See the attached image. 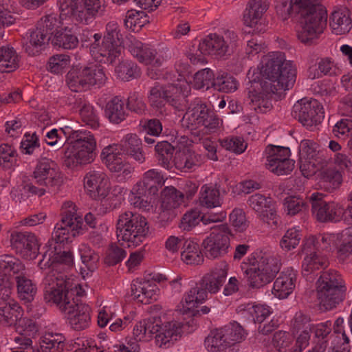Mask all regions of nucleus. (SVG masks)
Segmentation results:
<instances>
[{
	"label": "nucleus",
	"mask_w": 352,
	"mask_h": 352,
	"mask_svg": "<svg viewBox=\"0 0 352 352\" xmlns=\"http://www.w3.org/2000/svg\"><path fill=\"white\" fill-rule=\"evenodd\" d=\"M324 195L314 192L309 197L311 212L315 218L320 222H337L343 220L346 224L349 221L345 216L346 208L334 202L328 203L324 199Z\"/></svg>",
	"instance_id": "9b49d317"
},
{
	"label": "nucleus",
	"mask_w": 352,
	"mask_h": 352,
	"mask_svg": "<svg viewBox=\"0 0 352 352\" xmlns=\"http://www.w3.org/2000/svg\"><path fill=\"white\" fill-rule=\"evenodd\" d=\"M248 205L250 208L254 210L263 221L268 224L277 226V214L274 206V203L270 197H267L259 193L249 197Z\"/></svg>",
	"instance_id": "a211bd4d"
},
{
	"label": "nucleus",
	"mask_w": 352,
	"mask_h": 352,
	"mask_svg": "<svg viewBox=\"0 0 352 352\" xmlns=\"http://www.w3.org/2000/svg\"><path fill=\"white\" fill-rule=\"evenodd\" d=\"M164 179L161 172L151 169L145 172L142 179L139 181L131 190L133 195H155L159 189L164 184Z\"/></svg>",
	"instance_id": "412c9836"
},
{
	"label": "nucleus",
	"mask_w": 352,
	"mask_h": 352,
	"mask_svg": "<svg viewBox=\"0 0 352 352\" xmlns=\"http://www.w3.org/2000/svg\"><path fill=\"white\" fill-rule=\"evenodd\" d=\"M155 155L159 164L168 169L173 158L175 147L167 141L158 142L155 146Z\"/></svg>",
	"instance_id": "49530a36"
},
{
	"label": "nucleus",
	"mask_w": 352,
	"mask_h": 352,
	"mask_svg": "<svg viewBox=\"0 0 352 352\" xmlns=\"http://www.w3.org/2000/svg\"><path fill=\"white\" fill-rule=\"evenodd\" d=\"M276 12L282 21L305 20V22H327V10L317 0H278Z\"/></svg>",
	"instance_id": "f03ea898"
},
{
	"label": "nucleus",
	"mask_w": 352,
	"mask_h": 352,
	"mask_svg": "<svg viewBox=\"0 0 352 352\" xmlns=\"http://www.w3.org/2000/svg\"><path fill=\"white\" fill-rule=\"evenodd\" d=\"M327 23H298L296 31L298 38L303 43H307L318 34L323 32Z\"/></svg>",
	"instance_id": "a19ab883"
},
{
	"label": "nucleus",
	"mask_w": 352,
	"mask_h": 352,
	"mask_svg": "<svg viewBox=\"0 0 352 352\" xmlns=\"http://www.w3.org/2000/svg\"><path fill=\"white\" fill-rule=\"evenodd\" d=\"M106 166L111 172L121 173L118 176L119 178H120V180L130 177L131 174L133 170V168H131L129 164L124 162L120 155L116 157L115 160H111L107 163Z\"/></svg>",
	"instance_id": "bf43d9fd"
},
{
	"label": "nucleus",
	"mask_w": 352,
	"mask_h": 352,
	"mask_svg": "<svg viewBox=\"0 0 352 352\" xmlns=\"http://www.w3.org/2000/svg\"><path fill=\"white\" fill-rule=\"evenodd\" d=\"M227 279V272L223 269H216L210 273L205 274L201 279L196 283L184 298L186 310L197 307L196 305L202 303L208 298V293L216 294L221 287L223 285Z\"/></svg>",
	"instance_id": "0eeeda50"
},
{
	"label": "nucleus",
	"mask_w": 352,
	"mask_h": 352,
	"mask_svg": "<svg viewBox=\"0 0 352 352\" xmlns=\"http://www.w3.org/2000/svg\"><path fill=\"white\" fill-rule=\"evenodd\" d=\"M126 48L131 54L137 60L145 65H151L153 67H160L164 59L162 56H157V52L148 45L142 43L135 38L129 40Z\"/></svg>",
	"instance_id": "aec40b11"
},
{
	"label": "nucleus",
	"mask_w": 352,
	"mask_h": 352,
	"mask_svg": "<svg viewBox=\"0 0 352 352\" xmlns=\"http://www.w3.org/2000/svg\"><path fill=\"white\" fill-rule=\"evenodd\" d=\"M212 87L218 91L230 93L238 88V82L232 75L226 72H219L213 79Z\"/></svg>",
	"instance_id": "a18cd8bd"
},
{
	"label": "nucleus",
	"mask_w": 352,
	"mask_h": 352,
	"mask_svg": "<svg viewBox=\"0 0 352 352\" xmlns=\"http://www.w3.org/2000/svg\"><path fill=\"white\" fill-rule=\"evenodd\" d=\"M267 168L277 175L289 174L294 168L295 162L289 158H270Z\"/></svg>",
	"instance_id": "de8ad7c7"
},
{
	"label": "nucleus",
	"mask_w": 352,
	"mask_h": 352,
	"mask_svg": "<svg viewBox=\"0 0 352 352\" xmlns=\"http://www.w3.org/2000/svg\"><path fill=\"white\" fill-rule=\"evenodd\" d=\"M80 115L83 122L92 129H97L99 125V118L94 107L89 103L84 102L80 109Z\"/></svg>",
	"instance_id": "680f3d73"
},
{
	"label": "nucleus",
	"mask_w": 352,
	"mask_h": 352,
	"mask_svg": "<svg viewBox=\"0 0 352 352\" xmlns=\"http://www.w3.org/2000/svg\"><path fill=\"white\" fill-rule=\"evenodd\" d=\"M18 67V57L13 48L0 47V72H10Z\"/></svg>",
	"instance_id": "09e8293b"
},
{
	"label": "nucleus",
	"mask_w": 352,
	"mask_h": 352,
	"mask_svg": "<svg viewBox=\"0 0 352 352\" xmlns=\"http://www.w3.org/2000/svg\"><path fill=\"white\" fill-rule=\"evenodd\" d=\"M10 243L16 254L25 259L33 260L38 256L39 245L32 232L13 231L10 234Z\"/></svg>",
	"instance_id": "f3484780"
},
{
	"label": "nucleus",
	"mask_w": 352,
	"mask_h": 352,
	"mask_svg": "<svg viewBox=\"0 0 352 352\" xmlns=\"http://www.w3.org/2000/svg\"><path fill=\"white\" fill-rule=\"evenodd\" d=\"M278 79H275L277 85H280V89H289L292 88L296 78V71L292 61H284V65L280 68L277 74Z\"/></svg>",
	"instance_id": "c03bdc74"
},
{
	"label": "nucleus",
	"mask_w": 352,
	"mask_h": 352,
	"mask_svg": "<svg viewBox=\"0 0 352 352\" xmlns=\"http://www.w3.org/2000/svg\"><path fill=\"white\" fill-rule=\"evenodd\" d=\"M83 1V8L78 10V4L79 0H60V14L50 13L46 14L41 19V22H57L60 21L83 20L87 21L91 19H96L103 14L104 6H102L101 0H82Z\"/></svg>",
	"instance_id": "20e7f679"
},
{
	"label": "nucleus",
	"mask_w": 352,
	"mask_h": 352,
	"mask_svg": "<svg viewBox=\"0 0 352 352\" xmlns=\"http://www.w3.org/2000/svg\"><path fill=\"white\" fill-rule=\"evenodd\" d=\"M61 130L68 141L63 156V164L69 168H74L78 165L91 163L96 157V148L94 135L89 131L72 129L68 126Z\"/></svg>",
	"instance_id": "f257e3e1"
},
{
	"label": "nucleus",
	"mask_w": 352,
	"mask_h": 352,
	"mask_svg": "<svg viewBox=\"0 0 352 352\" xmlns=\"http://www.w3.org/2000/svg\"><path fill=\"white\" fill-rule=\"evenodd\" d=\"M146 334L150 336L156 334L155 339L157 342H160V346L174 341H177L178 337L181 336L182 332V325L180 322H167L164 327L160 325V319L151 318L144 320Z\"/></svg>",
	"instance_id": "dca6fc26"
},
{
	"label": "nucleus",
	"mask_w": 352,
	"mask_h": 352,
	"mask_svg": "<svg viewBox=\"0 0 352 352\" xmlns=\"http://www.w3.org/2000/svg\"><path fill=\"white\" fill-rule=\"evenodd\" d=\"M186 115L188 116L186 120V126L192 130L200 126L213 130L219 124V119L214 112L198 98L190 101Z\"/></svg>",
	"instance_id": "ddd939ff"
},
{
	"label": "nucleus",
	"mask_w": 352,
	"mask_h": 352,
	"mask_svg": "<svg viewBox=\"0 0 352 352\" xmlns=\"http://www.w3.org/2000/svg\"><path fill=\"white\" fill-rule=\"evenodd\" d=\"M219 329L229 347L234 345L236 342H241L244 338V329L237 322L231 323Z\"/></svg>",
	"instance_id": "3c124183"
},
{
	"label": "nucleus",
	"mask_w": 352,
	"mask_h": 352,
	"mask_svg": "<svg viewBox=\"0 0 352 352\" xmlns=\"http://www.w3.org/2000/svg\"><path fill=\"white\" fill-rule=\"evenodd\" d=\"M165 86H160L159 84L151 87L148 96L150 104L156 109H161L166 104Z\"/></svg>",
	"instance_id": "0e129e2a"
},
{
	"label": "nucleus",
	"mask_w": 352,
	"mask_h": 352,
	"mask_svg": "<svg viewBox=\"0 0 352 352\" xmlns=\"http://www.w3.org/2000/svg\"><path fill=\"white\" fill-rule=\"evenodd\" d=\"M323 108L315 99L302 98L293 107L292 116L304 126L310 128L320 123L324 118Z\"/></svg>",
	"instance_id": "4468645a"
},
{
	"label": "nucleus",
	"mask_w": 352,
	"mask_h": 352,
	"mask_svg": "<svg viewBox=\"0 0 352 352\" xmlns=\"http://www.w3.org/2000/svg\"><path fill=\"white\" fill-rule=\"evenodd\" d=\"M75 206L72 201L65 202L62 207V219L60 223L55 226V230L52 233V241L50 244V248L56 244L67 242L69 235L75 237L82 234L85 227L81 217L76 214Z\"/></svg>",
	"instance_id": "6e6552de"
},
{
	"label": "nucleus",
	"mask_w": 352,
	"mask_h": 352,
	"mask_svg": "<svg viewBox=\"0 0 352 352\" xmlns=\"http://www.w3.org/2000/svg\"><path fill=\"white\" fill-rule=\"evenodd\" d=\"M199 156L189 148L175 152L173 162L175 168L183 172H188L199 164Z\"/></svg>",
	"instance_id": "c9c22d12"
},
{
	"label": "nucleus",
	"mask_w": 352,
	"mask_h": 352,
	"mask_svg": "<svg viewBox=\"0 0 352 352\" xmlns=\"http://www.w3.org/2000/svg\"><path fill=\"white\" fill-rule=\"evenodd\" d=\"M297 274L291 267L282 271L274 283L272 293L278 298H287L296 287Z\"/></svg>",
	"instance_id": "a878e982"
},
{
	"label": "nucleus",
	"mask_w": 352,
	"mask_h": 352,
	"mask_svg": "<svg viewBox=\"0 0 352 352\" xmlns=\"http://www.w3.org/2000/svg\"><path fill=\"white\" fill-rule=\"evenodd\" d=\"M212 232L202 242L205 256L210 259L224 256L228 252L230 230L227 224L211 228Z\"/></svg>",
	"instance_id": "f8f14e48"
},
{
	"label": "nucleus",
	"mask_w": 352,
	"mask_h": 352,
	"mask_svg": "<svg viewBox=\"0 0 352 352\" xmlns=\"http://www.w3.org/2000/svg\"><path fill=\"white\" fill-rule=\"evenodd\" d=\"M47 281L44 287V300L47 303L56 305L61 311L66 307L67 301H71L75 296H81L84 292L80 285L72 287L69 279L62 274Z\"/></svg>",
	"instance_id": "1a4fd4ad"
},
{
	"label": "nucleus",
	"mask_w": 352,
	"mask_h": 352,
	"mask_svg": "<svg viewBox=\"0 0 352 352\" xmlns=\"http://www.w3.org/2000/svg\"><path fill=\"white\" fill-rule=\"evenodd\" d=\"M248 262L254 266L256 265L258 271L263 272L272 279L280 270L281 264L277 258L262 252L252 254Z\"/></svg>",
	"instance_id": "bb28decb"
},
{
	"label": "nucleus",
	"mask_w": 352,
	"mask_h": 352,
	"mask_svg": "<svg viewBox=\"0 0 352 352\" xmlns=\"http://www.w3.org/2000/svg\"><path fill=\"white\" fill-rule=\"evenodd\" d=\"M245 272L250 286L253 288H260L273 280L271 276H267L263 272L258 271L256 265L254 266L252 264H250V267L246 269Z\"/></svg>",
	"instance_id": "864d4df0"
},
{
	"label": "nucleus",
	"mask_w": 352,
	"mask_h": 352,
	"mask_svg": "<svg viewBox=\"0 0 352 352\" xmlns=\"http://www.w3.org/2000/svg\"><path fill=\"white\" fill-rule=\"evenodd\" d=\"M184 195L173 186H167L162 191V204L163 212L160 214L162 218L166 214L168 219H173L175 214L173 209L177 208L182 202Z\"/></svg>",
	"instance_id": "c756f323"
},
{
	"label": "nucleus",
	"mask_w": 352,
	"mask_h": 352,
	"mask_svg": "<svg viewBox=\"0 0 352 352\" xmlns=\"http://www.w3.org/2000/svg\"><path fill=\"white\" fill-rule=\"evenodd\" d=\"M199 51L204 54L223 58L232 54V45L226 44L223 36L217 34H210L199 43Z\"/></svg>",
	"instance_id": "4be33fe9"
},
{
	"label": "nucleus",
	"mask_w": 352,
	"mask_h": 352,
	"mask_svg": "<svg viewBox=\"0 0 352 352\" xmlns=\"http://www.w3.org/2000/svg\"><path fill=\"white\" fill-rule=\"evenodd\" d=\"M306 256L302 263V274L308 278L315 271L324 269L327 266V258L316 251L304 253Z\"/></svg>",
	"instance_id": "4c0bfd02"
},
{
	"label": "nucleus",
	"mask_w": 352,
	"mask_h": 352,
	"mask_svg": "<svg viewBox=\"0 0 352 352\" xmlns=\"http://www.w3.org/2000/svg\"><path fill=\"white\" fill-rule=\"evenodd\" d=\"M104 113L111 123L116 124L124 121L127 116L124 103L119 96H115L106 104Z\"/></svg>",
	"instance_id": "e433bc0d"
},
{
	"label": "nucleus",
	"mask_w": 352,
	"mask_h": 352,
	"mask_svg": "<svg viewBox=\"0 0 352 352\" xmlns=\"http://www.w3.org/2000/svg\"><path fill=\"white\" fill-rule=\"evenodd\" d=\"M316 285L321 309H332L344 300L346 288L341 276L337 272H322Z\"/></svg>",
	"instance_id": "423d86ee"
},
{
	"label": "nucleus",
	"mask_w": 352,
	"mask_h": 352,
	"mask_svg": "<svg viewBox=\"0 0 352 352\" xmlns=\"http://www.w3.org/2000/svg\"><path fill=\"white\" fill-rule=\"evenodd\" d=\"M204 344L210 352H220L229 347L219 329L210 332L206 338Z\"/></svg>",
	"instance_id": "603ef678"
},
{
	"label": "nucleus",
	"mask_w": 352,
	"mask_h": 352,
	"mask_svg": "<svg viewBox=\"0 0 352 352\" xmlns=\"http://www.w3.org/2000/svg\"><path fill=\"white\" fill-rule=\"evenodd\" d=\"M201 221L200 211L191 210L186 212L180 220L179 227L184 231H190Z\"/></svg>",
	"instance_id": "e2e57ef3"
},
{
	"label": "nucleus",
	"mask_w": 352,
	"mask_h": 352,
	"mask_svg": "<svg viewBox=\"0 0 352 352\" xmlns=\"http://www.w3.org/2000/svg\"><path fill=\"white\" fill-rule=\"evenodd\" d=\"M52 43L66 50L74 49L78 44V39L72 28H61L55 32Z\"/></svg>",
	"instance_id": "ea45409f"
},
{
	"label": "nucleus",
	"mask_w": 352,
	"mask_h": 352,
	"mask_svg": "<svg viewBox=\"0 0 352 352\" xmlns=\"http://www.w3.org/2000/svg\"><path fill=\"white\" fill-rule=\"evenodd\" d=\"M121 150L139 163L145 161L142 141L136 134H127L120 143Z\"/></svg>",
	"instance_id": "2f4dec72"
},
{
	"label": "nucleus",
	"mask_w": 352,
	"mask_h": 352,
	"mask_svg": "<svg viewBox=\"0 0 352 352\" xmlns=\"http://www.w3.org/2000/svg\"><path fill=\"white\" fill-rule=\"evenodd\" d=\"M70 63V58L65 54H57L50 58L48 61V69L54 74L62 73L63 69L67 67Z\"/></svg>",
	"instance_id": "338daca9"
},
{
	"label": "nucleus",
	"mask_w": 352,
	"mask_h": 352,
	"mask_svg": "<svg viewBox=\"0 0 352 352\" xmlns=\"http://www.w3.org/2000/svg\"><path fill=\"white\" fill-rule=\"evenodd\" d=\"M285 60V55L283 52L268 54L262 58L261 70L258 74H261L265 79L275 82V79L280 77L277 74L280 68L284 65Z\"/></svg>",
	"instance_id": "393cba45"
},
{
	"label": "nucleus",
	"mask_w": 352,
	"mask_h": 352,
	"mask_svg": "<svg viewBox=\"0 0 352 352\" xmlns=\"http://www.w3.org/2000/svg\"><path fill=\"white\" fill-rule=\"evenodd\" d=\"M33 175L35 183L45 186L48 192H56L63 184V177L56 169V163L46 157L39 160Z\"/></svg>",
	"instance_id": "2eb2a0df"
},
{
	"label": "nucleus",
	"mask_w": 352,
	"mask_h": 352,
	"mask_svg": "<svg viewBox=\"0 0 352 352\" xmlns=\"http://www.w3.org/2000/svg\"><path fill=\"white\" fill-rule=\"evenodd\" d=\"M318 144L309 140L301 141L299 147V160H314L318 155Z\"/></svg>",
	"instance_id": "774afa93"
},
{
	"label": "nucleus",
	"mask_w": 352,
	"mask_h": 352,
	"mask_svg": "<svg viewBox=\"0 0 352 352\" xmlns=\"http://www.w3.org/2000/svg\"><path fill=\"white\" fill-rule=\"evenodd\" d=\"M66 338L62 333H47L42 338V352H63L65 347Z\"/></svg>",
	"instance_id": "37998d69"
},
{
	"label": "nucleus",
	"mask_w": 352,
	"mask_h": 352,
	"mask_svg": "<svg viewBox=\"0 0 352 352\" xmlns=\"http://www.w3.org/2000/svg\"><path fill=\"white\" fill-rule=\"evenodd\" d=\"M189 92L190 90L186 92L183 91L181 86L169 84L165 86L166 103L179 110L183 109L184 107H188L190 101H192L189 97Z\"/></svg>",
	"instance_id": "7c9ffc66"
},
{
	"label": "nucleus",
	"mask_w": 352,
	"mask_h": 352,
	"mask_svg": "<svg viewBox=\"0 0 352 352\" xmlns=\"http://www.w3.org/2000/svg\"><path fill=\"white\" fill-rule=\"evenodd\" d=\"M26 273L25 265L18 258L9 254L0 256V274L13 276L15 279Z\"/></svg>",
	"instance_id": "72a5a7b5"
},
{
	"label": "nucleus",
	"mask_w": 352,
	"mask_h": 352,
	"mask_svg": "<svg viewBox=\"0 0 352 352\" xmlns=\"http://www.w3.org/2000/svg\"><path fill=\"white\" fill-rule=\"evenodd\" d=\"M320 183L327 188L336 189L342 182V175L333 168H327L320 173Z\"/></svg>",
	"instance_id": "5fc2aeb1"
},
{
	"label": "nucleus",
	"mask_w": 352,
	"mask_h": 352,
	"mask_svg": "<svg viewBox=\"0 0 352 352\" xmlns=\"http://www.w3.org/2000/svg\"><path fill=\"white\" fill-rule=\"evenodd\" d=\"M247 77L249 80L247 84L248 95L249 96H258V94L267 96L271 93H275L280 87V85H277L276 82L269 80L267 79H263L261 74L258 72H251L250 70L247 74Z\"/></svg>",
	"instance_id": "b1692460"
},
{
	"label": "nucleus",
	"mask_w": 352,
	"mask_h": 352,
	"mask_svg": "<svg viewBox=\"0 0 352 352\" xmlns=\"http://www.w3.org/2000/svg\"><path fill=\"white\" fill-rule=\"evenodd\" d=\"M63 249V245L56 244L51 247L50 252H45L38 265L41 268L50 267L54 263L72 267L74 265V255L71 251Z\"/></svg>",
	"instance_id": "cd10ccee"
},
{
	"label": "nucleus",
	"mask_w": 352,
	"mask_h": 352,
	"mask_svg": "<svg viewBox=\"0 0 352 352\" xmlns=\"http://www.w3.org/2000/svg\"><path fill=\"white\" fill-rule=\"evenodd\" d=\"M15 282L19 298L25 302H32L37 293V287L30 276L26 273L21 276H16Z\"/></svg>",
	"instance_id": "f704fd0d"
},
{
	"label": "nucleus",
	"mask_w": 352,
	"mask_h": 352,
	"mask_svg": "<svg viewBox=\"0 0 352 352\" xmlns=\"http://www.w3.org/2000/svg\"><path fill=\"white\" fill-rule=\"evenodd\" d=\"M8 297V295H6ZM23 316V310L14 300L8 298L0 300V324L5 327L12 326Z\"/></svg>",
	"instance_id": "c85d7f7f"
},
{
	"label": "nucleus",
	"mask_w": 352,
	"mask_h": 352,
	"mask_svg": "<svg viewBox=\"0 0 352 352\" xmlns=\"http://www.w3.org/2000/svg\"><path fill=\"white\" fill-rule=\"evenodd\" d=\"M333 236L329 234H320L317 236H311L302 241L300 253H308L316 251L329 252L331 250V243Z\"/></svg>",
	"instance_id": "473e14b6"
},
{
	"label": "nucleus",
	"mask_w": 352,
	"mask_h": 352,
	"mask_svg": "<svg viewBox=\"0 0 352 352\" xmlns=\"http://www.w3.org/2000/svg\"><path fill=\"white\" fill-rule=\"evenodd\" d=\"M84 186L94 199L102 200L109 195L108 179L102 170L89 171L84 177Z\"/></svg>",
	"instance_id": "6ab92c4d"
},
{
	"label": "nucleus",
	"mask_w": 352,
	"mask_h": 352,
	"mask_svg": "<svg viewBox=\"0 0 352 352\" xmlns=\"http://www.w3.org/2000/svg\"><path fill=\"white\" fill-rule=\"evenodd\" d=\"M117 76L123 81H129L140 76V69L132 62L122 61L116 67Z\"/></svg>",
	"instance_id": "8fccbe9b"
},
{
	"label": "nucleus",
	"mask_w": 352,
	"mask_h": 352,
	"mask_svg": "<svg viewBox=\"0 0 352 352\" xmlns=\"http://www.w3.org/2000/svg\"><path fill=\"white\" fill-rule=\"evenodd\" d=\"M78 296H75L71 301H67L66 307L62 308V311L66 313L69 316H81L90 314L91 308L85 304L78 302Z\"/></svg>",
	"instance_id": "13d9d810"
},
{
	"label": "nucleus",
	"mask_w": 352,
	"mask_h": 352,
	"mask_svg": "<svg viewBox=\"0 0 352 352\" xmlns=\"http://www.w3.org/2000/svg\"><path fill=\"white\" fill-rule=\"evenodd\" d=\"M182 259L190 265H199L204 261V256L199 245L190 239H186L182 248Z\"/></svg>",
	"instance_id": "79ce46f5"
},
{
	"label": "nucleus",
	"mask_w": 352,
	"mask_h": 352,
	"mask_svg": "<svg viewBox=\"0 0 352 352\" xmlns=\"http://www.w3.org/2000/svg\"><path fill=\"white\" fill-rule=\"evenodd\" d=\"M215 76L209 68H206L197 72L193 78V85L197 89L204 87L209 89L212 87V83Z\"/></svg>",
	"instance_id": "4d7b16f0"
},
{
	"label": "nucleus",
	"mask_w": 352,
	"mask_h": 352,
	"mask_svg": "<svg viewBox=\"0 0 352 352\" xmlns=\"http://www.w3.org/2000/svg\"><path fill=\"white\" fill-rule=\"evenodd\" d=\"M269 8L267 0H250L243 12L244 22H253L261 20Z\"/></svg>",
	"instance_id": "58836bf2"
},
{
	"label": "nucleus",
	"mask_w": 352,
	"mask_h": 352,
	"mask_svg": "<svg viewBox=\"0 0 352 352\" xmlns=\"http://www.w3.org/2000/svg\"><path fill=\"white\" fill-rule=\"evenodd\" d=\"M116 228L118 241L127 242L129 247L140 245L151 233L147 219L132 211H125L118 216Z\"/></svg>",
	"instance_id": "39448f33"
},
{
	"label": "nucleus",
	"mask_w": 352,
	"mask_h": 352,
	"mask_svg": "<svg viewBox=\"0 0 352 352\" xmlns=\"http://www.w3.org/2000/svg\"><path fill=\"white\" fill-rule=\"evenodd\" d=\"M200 201L201 205L207 208H216L220 206L219 191L207 186L202 187Z\"/></svg>",
	"instance_id": "052dcab7"
},
{
	"label": "nucleus",
	"mask_w": 352,
	"mask_h": 352,
	"mask_svg": "<svg viewBox=\"0 0 352 352\" xmlns=\"http://www.w3.org/2000/svg\"><path fill=\"white\" fill-rule=\"evenodd\" d=\"M107 78L102 68L96 66L73 67L66 76V82L72 91L87 90L91 86L103 85Z\"/></svg>",
	"instance_id": "9d476101"
},
{
	"label": "nucleus",
	"mask_w": 352,
	"mask_h": 352,
	"mask_svg": "<svg viewBox=\"0 0 352 352\" xmlns=\"http://www.w3.org/2000/svg\"><path fill=\"white\" fill-rule=\"evenodd\" d=\"M107 34L102 39V34L96 33L92 41L88 45L91 56L98 62L113 65L122 54V47L120 40L122 35L117 23H108Z\"/></svg>",
	"instance_id": "7ed1b4c3"
},
{
	"label": "nucleus",
	"mask_w": 352,
	"mask_h": 352,
	"mask_svg": "<svg viewBox=\"0 0 352 352\" xmlns=\"http://www.w3.org/2000/svg\"><path fill=\"white\" fill-rule=\"evenodd\" d=\"M302 239V234L300 230L295 228H290L286 231L280 241V246L285 251H290L298 245Z\"/></svg>",
	"instance_id": "6e6d98bb"
},
{
	"label": "nucleus",
	"mask_w": 352,
	"mask_h": 352,
	"mask_svg": "<svg viewBox=\"0 0 352 352\" xmlns=\"http://www.w3.org/2000/svg\"><path fill=\"white\" fill-rule=\"evenodd\" d=\"M52 28V23L50 25L38 23L36 29L30 32L29 41L23 44V47L29 56H36L41 52L50 39V37H46Z\"/></svg>",
	"instance_id": "5701e85b"
},
{
	"label": "nucleus",
	"mask_w": 352,
	"mask_h": 352,
	"mask_svg": "<svg viewBox=\"0 0 352 352\" xmlns=\"http://www.w3.org/2000/svg\"><path fill=\"white\" fill-rule=\"evenodd\" d=\"M126 256V252L116 244H111L107 251L104 263L113 266L121 262Z\"/></svg>",
	"instance_id": "69168bd1"
}]
</instances>
